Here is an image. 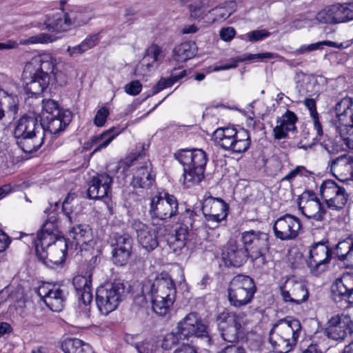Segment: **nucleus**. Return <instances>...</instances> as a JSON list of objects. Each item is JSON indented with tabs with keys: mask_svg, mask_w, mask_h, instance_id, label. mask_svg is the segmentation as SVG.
Returning a JSON list of instances; mask_svg holds the SVG:
<instances>
[{
	"mask_svg": "<svg viewBox=\"0 0 353 353\" xmlns=\"http://www.w3.org/2000/svg\"><path fill=\"white\" fill-rule=\"evenodd\" d=\"M99 41L98 34H93L86 37L81 43L85 51L95 46Z\"/></svg>",
	"mask_w": 353,
	"mask_h": 353,
	"instance_id": "obj_58",
	"label": "nucleus"
},
{
	"mask_svg": "<svg viewBox=\"0 0 353 353\" xmlns=\"http://www.w3.org/2000/svg\"><path fill=\"white\" fill-rule=\"evenodd\" d=\"M299 203V210L307 219L322 221L325 219L326 210L312 191L304 193Z\"/></svg>",
	"mask_w": 353,
	"mask_h": 353,
	"instance_id": "obj_22",
	"label": "nucleus"
},
{
	"mask_svg": "<svg viewBox=\"0 0 353 353\" xmlns=\"http://www.w3.org/2000/svg\"><path fill=\"white\" fill-rule=\"evenodd\" d=\"M331 296L336 302H344L348 307L353 304V273H345L336 279L330 286Z\"/></svg>",
	"mask_w": 353,
	"mask_h": 353,
	"instance_id": "obj_18",
	"label": "nucleus"
},
{
	"mask_svg": "<svg viewBox=\"0 0 353 353\" xmlns=\"http://www.w3.org/2000/svg\"><path fill=\"white\" fill-rule=\"evenodd\" d=\"M256 292L254 280L246 275L238 274L228 285V301L231 305L241 307L250 303Z\"/></svg>",
	"mask_w": 353,
	"mask_h": 353,
	"instance_id": "obj_9",
	"label": "nucleus"
},
{
	"mask_svg": "<svg viewBox=\"0 0 353 353\" xmlns=\"http://www.w3.org/2000/svg\"><path fill=\"white\" fill-rule=\"evenodd\" d=\"M59 61L51 53L44 52L33 57L25 65L24 72L46 74L50 79L62 85L65 82L64 74L58 68Z\"/></svg>",
	"mask_w": 353,
	"mask_h": 353,
	"instance_id": "obj_10",
	"label": "nucleus"
},
{
	"mask_svg": "<svg viewBox=\"0 0 353 353\" xmlns=\"http://www.w3.org/2000/svg\"><path fill=\"white\" fill-rule=\"evenodd\" d=\"M179 213L176 198L168 192H160L150 199L149 214L152 219L167 220Z\"/></svg>",
	"mask_w": 353,
	"mask_h": 353,
	"instance_id": "obj_12",
	"label": "nucleus"
},
{
	"mask_svg": "<svg viewBox=\"0 0 353 353\" xmlns=\"http://www.w3.org/2000/svg\"><path fill=\"white\" fill-rule=\"evenodd\" d=\"M72 113L70 110H63L58 116L52 117L42 120L43 127L45 128V136L46 133L57 135L63 132L71 122Z\"/></svg>",
	"mask_w": 353,
	"mask_h": 353,
	"instance_id": "obj_30",
	"label": "nucleus"
},
{
	"mask_svg": "<svg viewBox=\"0 0 353 353\" xmlns=\"http://www.w3.org/2000/svg\"><path fill=\"white\" fill-rule=\"evenodd\" d=\"M280 289L283 301L293 304H301L307 301L309 296L305 284L294 279H288Z\"/></svg>",
	"mask_w": 353,
	"mask_h": 353,
	"instance_id": "obj_23",
	"label": "nucleus"
},
{
	"mask_svg": "<svg viewBox=\"0 0 353 353\" xmlns=\"http://www.w3.org/2000/svg\"><path fill=\"white\" fill-rule=\"evenodd\" d=\"M161 50L157 45H152L145 52L142 67L145 66L148 71L154 70V63L158 61Z\"/></svg>",
	"mask_w": 353,
	"mask_h": 353,
	"instance_id": "obj_49",
	"label": "nucleus"
},
{
	"mask_svg": "<svg viewBox=\"0 0 353 353\" xmlns=\"http://www.w3.org/2000/svg\"><path fill=\"white\" fill-rule=\"evenodd\" d=\"M44 134L45 128L35 117L23 116L17 122L14 130V137L28 136L34 134Z\"/></svg>",
	"mask_w": 353,
	"mask_h": 353,
	"instance_id": "obj_29",
	"label": "nucleus"
},
{
	"mask_svg": "<svg viewBox=\"0 0 353 353\" xmlns=\"http://www.w3.org/2000/svg\"><path fill=\"white\" fill-rule=\"evenodd\" d=\"M228 206L221 199L209 196L203 203L202 212L208 221L219 223L228 215Z\"/></svg>",
	"mask_w": 353,
	"mask_h": 353,
	"instance_id": "obj_26",
	"label": "nucleus"
},
{
	"mask_svg": "<svg viewBox=\"0 0 353 353\" xmlns=\"http://www.w3.org/2000/svg\"><path fill=\"white\" fill-rule=\"evenodd\" d=\"M35 252L39 260L45 261L48 258L46 249L54 246L58 248L57 256L54 257L50 253L49 260L53 264L59 265L65 261L67 244L65 240L60 236L58 219L55 215L51 216L43 225L40 232L37 234V238L34 241Z\"/></svg>",
	"mask_w": 353,
	"mask_h": 353,
	"instance_id": "obj_2",
	"label": "nucleus"
},
{
	"mask_svg": "<svg viewBox=\"0 0 353 353\" xmlns=\"http://www.w3.org/2000/svg\"><path fill=\"white\" fill-rule=\"evenodd\" d=\"M56 40V37L48 33H40L36 35L30 37L28 39H21L19 44L21 45H30V44H47L52 43ZM19 43L12 40H8L6 43L0 42V50L14 49L17 48Z\"/></svg>",
	"mask_w": 353,
	"mask_h": 353,
	"instance_id": "obj_33",
	"label": "nucleus"
},
{
	"mask_svg": "<svg viewBox=\"0 0 353 353\" xmlns=\"http://www.w3.org/2000/svg\"><path fill=\"white\" fill-rule=\"evenodd\" d=\"M338 122L353 125V99L345 97L335 107Z\"/></svg>",
	"mask_w": 353,
	"mask_h": 353,
	"instance_id": "obj_38",
	"label": "nucleus"
},
{
	"mask_svg": "<svg viewBox=\"0 0 353 353\" xmlns=\"http://www.w3.org/2000/svg\"><path fill=\"white\" fill-rule=\"evenodd\" d=\"M322 41H319L315 43H312L310 45H303L301 46L299 49H297L295 52L296 54H304L307 52H311L314 50H316L318 49H322Z\"/></svg>",
	"mask_w": 353,
	"mask_h": 353,
	"instance_id": "obj_60",
	"label": "nucleus"
},
{
	"mask_svg": "<svg viewBox=\"0 0 353 353\" xmlns=\"http://www.w3.org/2000/svg\"><path fill=\"white\" fill-rule=\"evenodd\" d=\"M153 345L148 341H141L135 348L138 353H153Z\"/></svg>",
	"mask_w": 353,
	"mask_h": 353,
	"instance_id": "obj_61",
	"label": "nucleus"
},
{
	"mask_svg": "<svg viewBox=\"0 0 353 353\" xmlns=\"http://www.w3.org/2000/svg\"><path fill=\"white\" fill-rule=\"evenodd\" d=\"M17 144L25 153H31L39 150L43 143L44 134H34L28 136L14 137Z\"/></svg>",
	"mask_w": 353,
	"mask_h": 353,
	"instance_id": "obj_36",
	"label": "nucleus"
},
{
	"mask_svg": "<svg viewBox=\"0 0 353 353\" xmlns=\"http://www.w3.org/2000/svg\"><path fill=\"white\" fill-rule=\"evenodd\" d=\"M217 353H245L243 347L236 345H229Z\"/></svg>",
	"mask_w": 353,
	"mask_h": 353,
	"instance_id": "obj_64",
	"label": "nucleus"
},
{
	"mask_svg": "<svg viewBox=\"0 0 353 353\" xmlns=\"http://www.w3.org/2000/svg\"><path fill=\"white\" fill-rule=\"evenodd\" d=\"M109 110L106 107H101L97 112L94 118V123L98 126H103L109 115Z\"/></svg>",
	"mask_w": 353,
	"mask_h": 353,
	"instance_id": "obj_56",
	"label": "nucleus"
},
{
	"mask_svg": "<svg viewBox=\"0 0 353 353\" xmlns=\"http://www.w3.org/2000/svg\"><path fill=\"white\" fill-rule=\"evenodd\" d=\"M112 176L102 173L94 176L88 189V196L91 199H101L107 196L110 192Z\"/></svg>",
	"mask_w": 353,
	"mask_h": 353,
	"instance_id": "obj_27",
	"label": "nucleus"
},
{
	"mask_svg": "<svg viewBox=\"0 0 353 353\" xmlns=\"http://www.w3.org/2000/svg\"><path fill=\"white\" fill-rule=\"evenodd\" d=\"M245 314L242 312H223L219 319L227 323L221 327V336L223 340L234 343L239 340L243 327L246 323Z\"/></svg>",
	"mask_w": 353,
	"mask_h": 353,
	"instance_id": "obj_15",
	"label": "nucleus"
},
{
	"mask_svg": "<svg viewBox=\"0 0 353 353\" xmlns=\"http://www.w3.org/2000/svg\"><path fill=\"white\" fill-rule=\"evenodd\" d=\"M70 233L77 244L86 243L92 238V230L87 224H79L72 227Z\"/></svg>",
	"mask_w": 353,
	"mask_h": 353,
	"instance_id": "obj_46",
	"label": "nucleus"
},
{
	"mask_svg": "<svg viewBox=\"0 0 353 353\" xmlns=\"http://www.w3.org/2000/svg\"><path fill=\"white\" fill-rule=\"evenodd\" d=\"M176 333L183 339L188 340L191 337L201 338L208 346L213 344L208 325L195 312L188 314L177 323Z\"/></svg>",
	"mask_w": 353,
	"mask_h": 353,
	"instance_id": "obj_11",
	"label": "nucleus"
},
{
	"mask_svg": "<svg viewBox=\"0 0 353 353\" xmlns=\"http://www.w3.org/2000/svg\"><path fill=\"white\" fill-rule=\"evenodd\" d=\"M278 58L282 57L276 53L269 52L259 54H249L242 57H236L234 58H232L230 60V61L231 62L230 63H226L224 65H221L220 66H216L214 68L213 71L217 72L220 70H227L232 68H236L238 65V63L245 61H251L256 59L263 61L264 59H272Z\"/></svg>",
	"mask_w": 353,
	"mask_h": 353,
	"instance_id": "obj_34",
	"label": "nucleus"
},
{
	"mask_svg": "<svg viewBox=\"0 0 353 353\" xmlns=\"http://www.w3.org/2000/svg\"><path fill=\"white\" fill-rule=\"evenodd\" d=\"M37 293L52 311L60 312L63 310L68 295L65 288L56 285L43 284L38 288Z\"/></svg>",
	"mask_w": 353,
	"mask_h": 353,
	"instance_id": "obj_17",
	"label": "nucleus"
},
{
	"mask_svg": "<svg viewBox=\"0 0 353 353\" xmlns=\"http://www.w3.org/2000/svg\"><path fill=\"white\" fill-rule=\"evenodd\" d=\"M332 259V251L327 240L314 243L309 251L306 264L310 272L318 275L327 268Z\"/></svg>",
	"mask_w": 353,
	"mask_h": 353,
	"instance_id": "obj_14",
	"label": "nucleus"
},
{
	"mask_svg": "<svg viewBox=\"0 0 353 353\" xmlns=\"http://www.w3.org/2000/svg\"><path fill=\"white\" fill-rule=\"evenodd\" d=\"M132 239L128 234L115 233L112 237V261L117 265H125L130 259L132 248Z\"/></svg>",
	"mask_w": 353,
	"mask_h": 353,
	"instance_id": "obj_20",
	"label": "nucleus"
},
{
	"mask_svg": "<svg viewBox=\"0 0 353 353\" xmlns=\"http://www.w3.org/2000/svg\"><path fill=\"white\" fill-rule=\"evenodd\" d=\"M175 159L183 165V174L180 181L189 188L198 185L203 179L208 155L201 149H181L174 154Z\"/></svg>",
	"mask_w": 353,
	"mask_h": 353,
	"instance_id": "obj_3",
	"label": "nucleus"
},
{
	"mask_svg": "<svg viewBox=\"0 0 353 353\" xmlns=\"http://www.w3.org/2000/svg\"><path fill=\"white\" fill-rule=\"evenodd\" d=\"M141 292L145 299H151L152 309L159 316L167 314L175 301L176 293L173 280L167 273L161 274L154 281H145Z\"/></svg>",
	"mask_w": 353,
	"mask_h": 353,
	"instance_id": "obj_1",
	"label": "nucleus"
},
{
	"mask_svg": "<svg viewBox=\"0 0 353 353\" xmlns=\"http://www.w3.org/2000/svg\"><path fill=\"white\" fill-rule=\"evenodd\" d=\"M46 25L49 31L57 32H65L71 28L66 12L52 15V18L46 22Z\"/></svg>",
	"mask_w": 353,
	"mask_h": 353,
	"instance_id": "obj_42",
	"label": "nucleus"
},
{
	"mask_svg": "<svg viewBox=\"0 0 353 353\" xmlns=\"http://www.w3.org/2000/svg\"><path fill=\"white\" fill-rule=\"evenodd\" d=\"M270 35V32L265 29L256 30L248 32L245 37L250 42H256L262 41L264 39L268 37Z\"/></svg>",
	"mask_w": 353,
	"mask_h": 353,
	"instance_id": "obj_54",
	"label": "nucleus"
},
{
	"mask_svg": "<svg viewBox=\"0 0 353 353\" xmlns=\"http://www.w3.org/2000/svg\"><path fill=\"white\" fill-rule=\"evenodd\" d=\"M236 2L230 1L223 6H218L210 11L214 16L213 21H221L228 19L236 10Z\"/></svg>",
	"mask_w": 353,
	"mask_h": 353,
	"instance_id": "obj_48",
	"label": "nucleus"
},
{
	"mask_svg": "<svg viewBox=\"0 0 353 353\" xmlns=\"http://www.w3.org/2000/svg\"><path fill=\"white\" fill-rule=\"evenodd\" d=\"M195 214L192 210H186L182 214V221L183 223L180 225L176 230L174 234L172 235L168 239L170 247L174 252H177L183 248L188 241L190 239V232L189 226L193 227V219Z\"/></svg>",
	"mask_w": 353,
	"mask_h": 353,
	"instance_id": "obj_21",
	"label": "nucleus"
},
{
	"mask_svg": "<svg viewBox=\"0 0 353 353\" xmlns=\"http://www.w3.org/2000/svg\"><path fill=\"white\" fill-rule=\"evenodd\" d=\"M131 228L136 233L138 243L143 249L151 252L157 248L159 241L154 229L138 219L132 220Z\"/></svg>",
	"mask_w": 353,
	"mask_h": 353,
	"instance_id": "obj_25",
	"label": "nucleus"
},
{
	"mask_svg": "<svg viewBox=\"0 0 353 353\" xmlns=\"http://www.w3.org/2000/svg\"><path fill=\"white\" fill-rule=\"evenodd\" d=\"M115 130L116 128L112 127L103 133L94 135L90 139L88 145H90V147L96 145L93 153L97 152L101 149L106 148L112 142L116 136L120 133V131H117L115 134L110 135Z\"/></svg>",
	"mask_w": 353,
	"mask_h": 353,
	"instance_id": "obj_40",
	"label": "nucleus"
},
{
	"mask_svg": "<svg viewBox=\"0 0 353 353\" xmlns=\"http://www.w3.org/2000/svg\"><path fill=\"white\" fill-rule=\"evenodd\" d=\"M302 224L296 216L286 214L278 218L273 225L274 236L281 241L295 239L300 234Z\"/></svg>",
	"mask_w": 353,
	"mask_h": 353,
	"instance_id": "obj_16",
	"label": "nucleus"
},
{
	"mask_svg": "<svg viewBox=\"0 0 353 353\" xmlns=\"http://www.w3.org/2000/svg\"><path fill=\"white\" fill-rule=\"evenodd\" d=\"M336 129L345 145L353 150V125L338 122Z\"/></svg>",
	"mask_w": 353,
	"mask_h": 353,
	"instance_id": "obj_51",
	"label": "nucleus"
},
{
	"mask_svg": "<svg viewBox=\"0 0 353 353\" xmlns=\"http://www.w3.org/2000/svg\"><path fill=\"white\" fill-rule=\"evenodd\" d=\"M0 105L7 109V114L14 117L19 110V98L13 93H8L0 88Z\"/></svg>",
	"mask_w": 353,
	"mask_h": 353,
	"instance_id": "obj_43",
	"label": "nucleus"
},
{
	"mask_svg": "<svg viewBox=\"0 0 353 353\" xmlns=\"http://www.w3.org/2000/svg\"><path fill=\"white\" fill-rule=\"evenodd\" d=\"M127 293L125 285L119 280L98 287L96 291V304L99 312L107 315L115 310Z\"/></svg>",
	"mask_w": 353,
	"mask_h": 353,
	"instance_id": "obj_7",
	"label": "nucleus"
},
{
	"mask_svg": "<svg viewBox=\"0 0 353 353\" xmlns=\"http://www.w3.org/2000/svg\"><path fill=\"white\" fill-rule=\"evenodd\" d=\"M213 139L223 149L233 153L245 152L251 143L248 130L229 127L216 129L213 133Z\"/></svg>",
	"mask_w": 353,
	"mask_h": 353,
	"instance_id": "obj_8",
	"label": "nucleus"
},
{
	"mask_svg": "<svg viewBox=\"0 0 353 353\" xmlns=\"http://www.w3.org/2000/svg\"><path fill=\"white\" fill-rule=\"evenodd\" d=\"M142 89V85L138 80H134L124 86L125 92L132 96L139 94Z\"/></svg>",
	"mask_w": 353,
	"mask_h": 353,
	"instance_id": "obj_57",
	"label": "nucleus"
},
{
	"mask_svg": "<svg viewBox=\"0 0 353 353\" xmlns=\"http://www.w3.org/2000/svg\"><path fill=\"white\" fill-rule=\"evenodd\" d=\"M330 170L336 176V174H341L353 165V157L347 155H341L330 161L328 163Z\"/></svg>",
	"mask_w": 353,
	"mask_h": 353,
	"instance_id": "obj_45",
	"label": "nucleus"
},
{
	"mask_svg": "<svg viewBox=\"0 0 353 353\" xmlns=\"http://www.w3.org/2000/svg\"><path fill=\"white\" fill-rule=\"evenodd\" d=\"M220 37L225 41H231L235 35V30L232 27L223 28L220 30Z\"/></svg>",
	"mask_w": 353,
	"mask_h": 353,
	"instance_id": "obj_62",
	"label": "nucleus"
},
{
	"mask_svg": "<svg viewBox=\"0 0 353 353\" xmlns=\"http://www.w3.org/2000/svg\"><path fill=\"white\" fill-rule=\"evenodd\" d=\"M338 260L348 268H353V237L339 241L336 246Z\"/></svg>",
	"mask_w": 353,
	"mask_h": 353,
	"instance_id": "obj_35",
	"label": "nucleus"
},
{
	"mask_svg": "<svg viewBox=\"0 0 353 353\" xmlns=\"http://www.w3.org/2000/svg\"><path fill=\"white\" fill-rule=\"evenodd\" d=\"M174 83L175 81L172 75L169 78H162L154 87L153 92L157 94L164 88L172 86Z\"/></svg>",
	"mask_w": 353,
	"mask_h": 353,
	"instance_id": "obj_59",
	"label": "nucleus"
},
{
	"mask_svg": "<svg viewBox=\"0 0 353 353\" xmlns=\"http://www.w3.org/2000/svg\"><path fill=\"white\" fill-rule=\"evenodd\" d=\"M319 192L326 207L331 210H341L348 201L349 194L345 188L338 185L333 180L323 181Z\"/></svg>",
	"mask_w": 353,
	"mask_h": 353,
	"instance_id": "obj_13",
	"label": "nucleus"
},
{
	"mask_svg": "<svg viewBox=\"0 0 353 353\" xmlns=\"http://www.w3.org/2000/svg\"><path fill=\"white\" fill-rule=\"evenodd\" d=\"M297 119L296 115L293 112L288 110L283 115L276 120V125L273 129L274 139L279 140L285 139L288 132L296 130L295 123Z\"/></svg>",
	"mask_w": 353,
	"mask_h": 353,
	"instance_id": "obj_31",
	"label": "nucleus"
},
{
	"mask_svg": "<svg viewBox=\"0 0 353 353\" xmlns=\"http://www.w3.org/2000/svg\"><path fill=\"white\" fill-rule=\"evenodd\" d=\"M353 324L350 317L345 314L332 316L327 321L324 334L334 341H343L352 332Z\"/></svg>",
	"mask_w": 353,
	"mask_h": 353,
	"instance_id": "obj_19",
	"label": "nucleus"
},
{
	"mask_svg": "<svg viewBox=\"0 0 353 353\" xmlns=\"http://www.w3.org/2000/svg\"><path fill=\"white\" fill-rule=\"evenodd\" d=\"M342 23L353 20V2L339 3Z\"/></svg>",
	"mask_w": 353,
	"mask_h": 353,
	"instance_id": "obj_53",
	"label": "nucleus"
},
{
	"mask_svg": "<svg viewBox=\"0 0 353 353\" xmlns=\"http://www.w3.org/2000/svg\"><path fill=\"white\" fill-rule=\"evenodd\" d=\"M64 353H94L90 344L77 338H67L61 343Z\"/></svg>",
	"mask_w": 353,
	"mask_h": 353,
	"instance_id": "obj_39",
	"label": "nucleus"
},
{
	"mask_svg": "<svg viewBox=\"0 0 353 353\" xmlns=\"http://www.w3.org/2000/svg\"><path fill=\"white\" fill-rule=\"evenodd\" d=\"M269 238V234L262 230H250L241 233L242 243L259 268H262L267 263L265 254L270 249Z\"/></svg>",
	"mask_w": 353,
	"mask_h": 353,
	"instance_id": "obj_6",
	"label": "nucleus"
},
{
	"mask_svg": "<svg viewBox=\"0 0 353 353\" xmlns=\"http://www.w3.org/2000/svg\"><path fill=\"white\" fill-rule=\"evenodd\" d=\"M77 296L79 301L88 305L92 301V279L86 276H75L72 281Z\"/></svg>",
	"mask_w": 353,
	"mask_h": 353,
	"instance_id": "obj_32",
	"label": "nucleus"
},
{
	"mask_svg": "<svg viewBox=\"0 0 353 353\" xmlns=\"http://www.w3.org/2000/svg\"><path fill=\"white\" fill-rule=\"evenodd\" d=\"M302 331L300 321L292 317L279 321L270 332L269 341L276 353H288L297 343Z\"/></svg>",
	"mask_w": 353,
	"mask_h": 353,
	"instance_id": "obj_5",
	"label": "nucleus"
},
{
	"mask_svg": "<svg viewBox=\"0 0 353 353\" xmlns=\"http://www.w3.org/2000/svg\"><path fill=\"white\" fill-rule=\"evenodd\" d=\"M196 49L194 42L182 43L174 49V58L179 62H185L194 57Z\"/></svg>",
	"mask_w": 353,
	"mask_h": 353,
	"instance_id": "obj_44",
	"label": "nucleus"
},
{
	"mask_svg": "<svg viewBox=\"0 0 353 353\" xmlns=\"http://www.w3.org/2000/svg\"><path fill=\"white\" fill-rule=\"evenodd\" d=\"M66 14L71 27H79L83 26L91 19L90 14L87 9L79 6L72 7L68 12H66Z\"/></svg>",
	"mask_w": 353,
	"mask_h": 353,
	"instance_id": "obj_41",
	"label": "nucleus"
},
{
	"mask_svg": "<svg viewBox=\"0 0 353 353\" xmlns=\"http://www.w3.org/2000/svg\"><path fill=\"white\" fill-rule=\"evenodd\" d=\"M63 110L60 108L58 103L52 99H43L42 101V120L58 116Z\"/></svg>",
	"mask_w": 353,
	"mask_h": 353,
	"instance_id": "obj_50",
	"label": "nucleus"
},
{
	"mask_svg": "<svg viewBox=\"0 0 353 353\" xmlns=\"http://www.w3.org/2000/svg\"><path fill=\"white\" fill-rule=\"evenodd\" d=\"M312 172L308 171L305 167L303 165H298L294 170H291L287 175H285L281 181H291L296 176H303L307 177Z\"/></svg>",
	"mask_w": 353,
	"mask_h": 353,
	"instance_id": "obj_55",
	"label": "nucleus"
},
{
	"mask_svg": "<svg viewBox=\"0 0 353 353\" xmlns=\"http://www.w3.org/2000/svg\"><path fill=\"white\" fill-rule=\"evenodd\" d=\"M303 104L310 112L313 121L314 128L316 131V137L320 140L323 135V130L319 121V114L316 110V101L314 99L307 98L304 100Z\"/></svg>",
	"mask_w": 353,
	"mask_h": 353,
	"instance_id": "obj_47",
	"label": "nucleus"
},
{
	"mask_svg": "<svg viewBox=\"0 0 353 353\" xmlns=\"http://www.w3.org/2000/svg\"><path fill=\"white\" fill-rule=\"evenodd\" d=\"M115 169L121 170L123 174L132 172L133 176L130 184L134 188H149L155 180V172L145 152L127 157L118 163Z\"/></svg>",
	"mask_w": 353,
	"mask_h": 353,
	"instance_id": "obj_4",
	"label": "nucleus"
},
{
	"mask_svg": "<svg viewBox=\"0 0 353 353\" xmlns=\"http://www.w3.org/2000/svg\"><path fill=\"white\" fill-rule=\"evenodd\" d=\"M179 340H184L176 333V327L172 332L168 333L163 337L161 347L163 350H169L176 345Z\"/></svg>",
	"mask_w": 353,
	"mask_h": 353,
	"instance_id": "obj_52",
	"label": "nucleus"
},
{
	"mask_svg": "<svg viewBox=\"0 0 353 353\" xmlns=\"http://www.w3.org/2000/svg\"><path fill=\"white\" fill-rule=\"evenodd\" d=\"M339 3L328 6L320 10L315 19L319 23L336 24L342 23Z\"/></svg>",
	"mask_w": 353,
	"mask_h": 353,
	"instance_id": "obj_37",
	"label": "nucleus"
},
{
	"mask_svg": "<svg viewBox=\"0 0 353 353\" xmlns=\"http://www.w3.org/2000/svg\"><path fill=\"white\" fill-rule=\"evenodd\" d=\"M250 257V254L243 244L234 240L228 242L222 252V258L227 266L239 268Z\"/></svg>",
	"mask_w": 353,
	"mask_h": 353,
	"instance_id": "obj_24",
	"label": "nucleus"
},
{
	"mask_svg": "<svg viewBox=\"0 0 353 353\" xmlns=\"http://www.w3.org/2000/svg\"><path fill=\"white\" fill-rule=\"evenodd\" d=\"M99 262V259L97 256H92L91 258V259L90 260V261L87 265V269H86V272H85V274H86L85 276L87 277L92 279L93 273L95 270L96 265L98 264Z\"/></svg>",
	"mask_w": 353,
	"mask_h": 353,
	"instance_id": "obj_63",
	"label": "nucleus"
},
{
	"mask_svg": "<svg viewBox=\"0 0 353 353\" xmlns=\"http://www.w3.org/2000/svg\"><path fill=\"white\" fill-rule=\"evenodd\" d=\"M23 75L25 79H30L26 82L25 92L30 97H39L50 81V77L46 74H30L23 72Z\"/></svg>",
	"mask_w": 353,
	"mask_h": 353,
	"instance_id": "obj_28",
	"label": "nucleus"
}]
</instances>
